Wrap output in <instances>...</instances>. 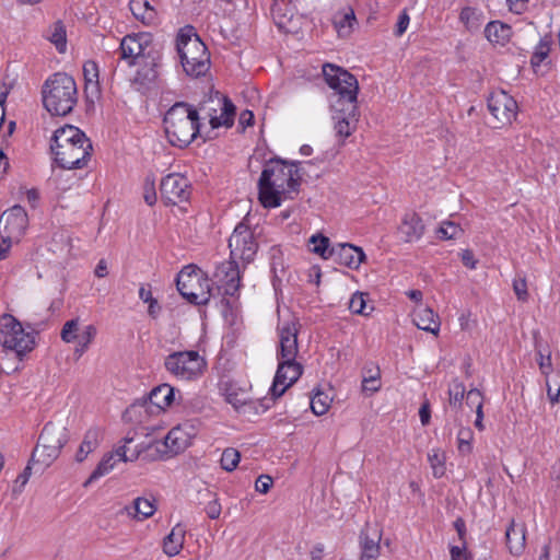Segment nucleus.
I'll use <instances>...</instances> for the list:
<instances>
[{
  "label": "nucleus",
  "mask_w": 560,
  "mask_h": 560,
  "mask_svg": "<svg viewBox=\"0 0 560 560\" xmlns=\"http://www.w3.org/2000/svg\"><path fill=\"white\" fill-rule=\"evenodd\" d=\"M186 529L177 524L163 540V551L168 557H174L180 552L185 541Z\"/></svg>",
  "instance_id": "nucleus-30"
},
{
  "label": "nucleus",
  "mask_w": 560,
  "mask_h": 560,
  "mask_svg": "<svg viewBox=\"0 0 560 560\" xmlns=\"http://www.w3.org/2000/svg\"><path fill=\"white\" fill-rule=\"evenodd\" d=\"M380 373L376 372L375 375L364 376L362 382V387L364 390L377 392L380 389L378 383Z\"/></svg>",
  "instance_id": "nucleus-58"
},
{
  "label": "nucleus",
  "mask_w": 560,
  "mask_h": 560,
  "mask_svg": "<svg viewBox=\"0 0 560 560\" xmlns=\"http://www.w3.org/2000/svg\"><path fill=\"white\" fill-rule=\"evenodd\" d=\"M474 432L470 428H460L457 433V450L463 455L472 451Z\"/></svg>",
  "instance_id": "nucleus-45"
},
{
  "label": "nucleus",
  "mask_w": 560,
  "mask_h": 560,
  "mask_svg": "<svg viewBox=\"0 0 560 560\" xmlns=\"http://www.w3.org/2000/svg\"><path fill=\"white\" fill-rule=\"evenodd\" d=\"M48 38L52 44H55L59 52H63L66 50V28L62 22L57 21L51 25Z\"/></svg>",
  "instance_id": "nucleus-41"
},
{
  "label": "nucleus",
  "mask_w": 560,
  "mask_h": 560,
  "mask_svg": "<svg viewBox=\"0 0 560 560\" xmlns=\"http://www.w3.org/2000/svg\"><path fill=\"white\" fill-rule=\"evenodd\" d=\"M485 35L489 42L503 46L510 40L512 28L500 21H491L485 28Z\"/></svg>",
  "instance_id": "nucleus-31"
},
{
  "label": "nucleus",
  "mask_w": 560,
  "mask_h": 560,
  "mask_svg": "<svg viewBox=\"0 0 560 560\" xmlns=\"http://www.w3.org/2000/svg\"><path fill=\"white\" fill-rule=\"evenodd\" d=\"M301 324L298 317L292 314L285 316L279 315L277 332L279 337V346L277 349V359H296L299 353L298 335Z\"/></svg>",
  "instance_id": "nucleus-11"
},
{
  "label": "nucleus",
  "mask_w": 560,
  "mask_h": 560,
  "mask_svg": "<svg viewBox=\"0 0 560 560\" xmlns=\"http://www.w3.org/2000/svg\"><path fill=\"white\" fill-rule=\"evenodd\" d=\"M176 285L180 295L195 305H206L210 301V280L192 265L179 271Z\"/></svg>",
  "instance_id": "nucleus-8"
},
{
  "label": "nucleus",
  "mask_w": 560,
  "mask_h": 560,
  "mask_svg": "<svg viewBox=\"0 0 560 560\" xmlns=\"http://www.w3.org/2000/svg\"><path fill=\"white\" fill-rule=\"evenodd\" d=\"M273 480L270 476L261 475L255 482L256 491L260 493H267L272 487Z\"/></svg>",
  "instance_id": "nucleus-57"
},
{
  "label": "nucleus",
  "mask_w": 560,
  "mask_h": 560,
  "mask_svg": "<svg viewBox=\"0 0 560 560\" xmlns=\"http://www.w3.org/2000/svg\"><path fill=\"white\" fill-rule=\"evenodd\" d=\"M462 262L467 268L474 270L477 268L478 260L475 258L472 250L470 249H464L460 253Z\"/></svg>",
  "instance_id": "nucleus-61"
},
{
  "label": "nucleus",
  "mask_w": 560,
  "mask_h": 560,
  "mask_svg": "<svg viewBox=\"0 0 560 560\" xmlns=\"http://www.w3.org/2000/svg\"><path fill=\"white\" fill-rule=\"evenodd\" d=\"M28 225V217L23 207L15 205L0 217V235L3 242H19Z\"/></svg>",
  "instance_id": "nucleus-15"
},
{
  "label": "nucleus",
  "mask_w": 560,
  "mask_h": 560,
  "mask_svg": "<svg viewBox=\"0 0 560 560\" xmlns=\"http://www.w3.org/2000/svg\"><path fill=\"white\" fill-rule=\"evenodd\" d=\"M51 152L55 162L65 170L83 168L92 154L91 140L78 127L65 125L51 138Z\"/></svg>",
  "instance_id": "nucleus-2"
},
{
  "label": "nucleus",
  "mask_w": 560,
  "mask_h": 560,
  "mask_svg": "<svg viewBox=\"0 0 560 560\" xmlns=\"http://www.w3.org/2000/svg\"><path fill=\"white\" fill-rule=\"evenodd\" d=\"M488 109L498 121L497 127L511 125L517 115L516 101L504 91H495L488 97Z\"/></svg>",
  "instance_id": "nucleus-16"
},
{
  "label": "nucleus",
  "mask_w": 560,
  "mask_h": 560,
  "mask_svg": "<svg viewBox=\"0 0 560 560\" xmlns=\"http://www.w3.org/2000/svg\"><path fill=\"white\" fill-rule=\"evenodd\" d=\"M409 22V14L407 13L406 10H404L398 16V21L395 28V35L397 37H400L407 31Z\"/></svg>",
  "instance_id": "nucleus-56"
},
{
  "label": "nucleus",
  "mask_w": 560,
  "mask_h": 560,
  "mask_svg": "<svg viewBox=\"0 0 560 560\" xmlns=\"http://www.w3.org/2000/svg\"><path fill=\"white\" fill-rule=\"evenodd\" d=\"M68 439V430L65 427L56 425L49 422L46 423L43 428L38 438V442L62 448L67 444Z\"/></svg>",
  "instance_id": "nucleus-26"
},
{
  "label": "nucleus",
  "mask_w": 560,
  "mask_h": 560,
  "mask_svg": "<svg viewBox=\"0 0 560 560\" xmlns=\"http://www.w3.org/2000/svg\"><path fill=\"white\" fill-rule=\"evenodd\" d=\"M97 334V329L94 325H86L79 338L74 341L75 347L73 350V354L77 359H80L90 348V345L93 342Z\"/></svg>",
  "instance_id": "nucleus-37"
},
{
  "label": "nucleus",
  "mask_w": 560,
  "mask_h": 560,
  "mask_svg": "<svg viewBox=\"0 0 560 560\" xmlns=\"http://www.w3.org/2000/svg\"><path fill=\"white\" fill-rule=\"evenodd\" d=\"M151 38L149 34L139 33L125 36L119 45L120 59L129 66H136L140 59L150 56Z\"/></svg>",
  "instance_id": "nucleus-18"
},
{
  "label": "nucleus",
  "mask_w": 560,
  "mask_h": 560,
  "mask_svg": "<svg viewBox=\"0 0 560 560\" xmlns=\"http://www.w3.org/2000/svg\"><path fill=\"white\" fill-rule=\"evenodd\" d=\"M399 233L406 243L419 241L424 233L422 219L417 213L405 214L399 225Z\"/></svg>",
  "instance_id": "nucleus-24"
},
{
  "label": "nucleus",
  "mask_w": 560,
  "mask_h": 560,
  "mask_svg": "<svg viewBox=\"0 0 560 560\" xmlns=\"http://www.w3.org/2000/svg\"><path fill=\"white\" fill-rule=\"evenodd\" d=\"M241 459V454L237 450L229 447L225 448L221 455V467L226 471H233Z\"/></svg>",
  "instance_id": "nucleus-48"
},
{
  "label": "nucleus",
  "mask_w": 560,
  "mask_h": 560,
  "mask_svg": "<svg viewBox=\"0 0 560 560\" xmlns=\"http://www.w3.org/2000/svg\"><path fill=\"white\" fill-rule=\"evenodd\" d=\"M349 308L353 314L368 315L366 301L363 293H354L349 302Z\"/></svg>",
  "instance_id": "nucleus-50"
},
{
  "label": "nucleus",
  "mask_w": 560,
  "mask_h": 560,
  "mask_svg": "<svg viewBox=\"0 0 560 560\" xmlns=\"http://www.w3.org/2000/svg\"><path fill=\"white\" fill-rule=\"evenodd\" d=\"M78 102L77 84L72 77L57 72L43 86V104L56 116L70 114Z\"/></svg>",
  "instance_id": "nucleus-5"
},
{
  "label": "nucleus",
  "mask_w": 560,
  "mask_h": 560,
  "mask_svg": "<svg viewBox=\"0 0 560 560\" xmlns=\"http://www.w3.org/2000/svg\"><path fill=\"white\" fill-rule=\"evenodd\" d=\"M413 324L424 331L438 335L440 330L439 316L429 307L418 306L412 313Z\"/></svg>",
  "instance_id": "nucleus-25"
},
{
  "label": "nucleus",
  "mask_w": 560,
  "mask_h": 560,
  "mask_svg": "<svg viewBox=\"0 0 560 560\" xmlns=\"http://www.w3.org/2000/svg\"><path fill=\"white\" fill-rule=\"evenodd\" d=\"M83 75L85 80V89L97 91L98 89V67L93 60H88L83 65Z\"/></svg>",
  "instance_id": "nucleus-42"
},
{
  "label": "nucleus",
  "mask_w": 560,
  "mask_h": 560,
  "mask_svg": "<svg viewBox=\"0 0 560 560\" xmlns=\"http://www.w3.org/2000/svg\"><path fill=\"white\" fill-rule=\"evenodd\" d=\"M547 397L553 406L560 402V371L556 372L551 377L545 380Z\"/></svg>",
  "instance_id": "nucleus-44"
},
{
  "label": "nucleus",
  "mask_w": 560,
  "mask_h": 560,
  "mask_svg": "<svg viewBox=\"0 0 560 560\" xmlns=\"http://www.w3.org/2000/svg\"><path fill=\"white\" fill-rule=\"evenodd\" d=\"M128 514L137 520H145L156 511L155 500L149 498H137L131 508H127Z\"/></svg>",
  "instance_id": "nucleus-33"
},
{
  "label": "nucleus",
  "mask_w": 560,
  "mask_h": 560,
  "mask_svg": "<svg viewBox=\"0 0 560 560\" xmlns=\"http://www.w3.org/2000/svg\"><path fill=\"white\" fill-rule=\"evenodd\" d=\"M381 539V527L377 524L366 523L359 537L361 548L360 560H376L380 557Z\"/></svg>",
  "instance_id": "nucleus-20"
},
{
  "label": "nucleus",
  "mask_w": 560,
  "mask_h": 560,
  "mask_svg": "<svg viewBox=\"0 0 560 560\" xmlns=\"http://www.w3.org/2000/svg\"><path fill=\"white\" fill-rule=\"evenodd\" d=\"M550 46L547 40H539L533 56L530 58V63L533 67H538L549 55Z\"/></svg>",
  "instance_id": "nucleus-49"
},
{
  "label": "nucleus",
  "mask_w": 560,
  "mask_h": 560,
  "mask_svg": "<svg viewBox=\"0 0 560 560\" xmlns=\"http://www.w3.org/2000/svg\"><path fill=\"white\" fill-rule=\"evenodd\" d=\"M198 120L208 119L212 129L220 127L230 128L234 124L235 106L220 92H214L205 97L195 107Z\"/></svg>",
  "instance_id": "nucleus-7"
},
{
  "label": "nucleus",
  "mask_w": 560,
  "mask_h": 560,
  "mask_svg": "<svg viewBox=\"0 0 560 560\" xmlns=\"http://www.w3.org/2000/svg\"><path fill=\"white\" fill-rule=\"evenodd\" d=\"M331 108L334 112L332 119L335 120L334 129L336 135L345 140L355 130L359 117L358 104H353V110H348V105L339 106V104L331 105Z\"/></svg>",
  "instance_id": "nucleus-21"
},
{
  "label": "nucleus",
  "mask_w": 560,
  "mask_h": 560,
  "mask_svg": "<svg viewBox=\"0 0 560 560\" xmlns=\"http://www.w3.org/2000/svg\"><path fill=\"white\" fill-rule=\"evenodd\" d=\"M448 407L452 409H458L463 405V399L466 394V387L463 382L455 378L448 386Z\"/></svg>",
  "instance_id": "nucleus-39"
},
{
  "label": "nucleus",
  "mask_w": 560,
  "mask_h": 560,
  "mask_svg": "<svg viewBox=\"0 0 560 560\" xmlns=\"http://www.w3.org/2000/svg\"><path fill=\"white\" fill-rule=\"evenodd\" d=\"M537 362H538L540 373L545 376V380H547L548 377H551L555 374V373H552V362H551L550 353H548L547 355H544L539 351Z\"/></svg>",
  "instance_id": "nucleus-53"
},
{
  "label": "nucleus",
  "mask_w": 560,
  "mask_h": 560,
  "mask_svg": "<svg viewBox=\"0 0 560 560\" xmlns=\"http://www.w3.org/2000/svg\"><path fill=\"white\" fill-rule=\"evenodd\" d=\"M330 404L331 398L320 390H316L310 400L311 409L316 416L325 415L328 411Z\"/></svg>",
  "instance_id": "nucleus-40"
},
{
  "label": "nucleus",
  "mask_w": 560,
  "mask_h": 560,
  "mask_svg": "<svg viewBox=\"0 0 560 560\" xmlns=\"http://www.w3.org/2000/svg\"><path fill=\"white\" fill-rule=\"evenodd\" d=\"M61 450L62 448H58L54 445L37 442L32 455V462H38L45 466H49L59 456Z\"/></svg>",
  "instance_id": "nucleus-36"
},
{
  "label": "nucleus",
  "mask_w": 560,
  "mask_h": 560,
  "mask_svg": "<svg viewBox=\"0 0 560 560\" xmlns=\"http://www.w3.org/2000/svg\"><path fill=\"white\" fill-rule=\"evenodd\" d=\"M514 292L520 301H526L527 293V284L525 279H517L513 282Z\"/></svg>",
  "instance_id": "nucleus-59"
},
{
  "label": "nucleus",
  "mask_w": 560,
  "mask_h": 560,
  "mask_svg": "<svg viewBox=\"0 0 560 560\" xmlns=\"http://www.w3.org/2000/svg\"><path fill=\"white\" fill-rule=\"evenodd\" d=\"M466 399H467V405L469 407H475L476 408V412L480 410H482V407H483V397H482V394L479 389L477 388H472L470 390L467 392L466 394Z\"/></svg>",
  "instance_id": "nucleus-54"
},
{
  "label": "nucleus",
  "mask_w": 560,
  "mask_h": 560,
  "mask_svg": "<svg viewBox=\"0 0 560 560\" xmlns=\"http://www.w3.org/2000/svg\"><path fill=\"white\" fill-rule=\"evenodd\" d=\"M103 432L101 428L92 427L90 428L83 438L81 445L75 454V460L81 463L83 462L90 453L95 451L102 440Z\"/></svg>",
  "instance_id": "nucleus-28"
},
{
  "label": "nucleus",
  "mask_w": 560,
  "mask_h": 560,
  "mask_svg": "<svg viewBox=\"0 0 560 560\" xmlns=\"http://www.w3.org/2000/svg\"><path fill=\"white\" fill-rule=\"evenodd\" d=\"M323 75L337 97L331 105H348V110H353V104H358L359 83L357 78L343 68L332 63L323 66Z\"/></svg>",
  "instance_id": "nucleus-6"
},
{
  "label": "nucleus",
  "mask_w": 560,
  "mask_h": 560,
  "mask_svg": "<svg viewBox=\"0 0 560 560\" xmlns=\"http://www.w3.org/2000/svg\"><path fill=\"white\" fill-rule=\"evenodd\" d=\"M214 277L224 289V294L235 295L241 285V275L237 260L230 258L221 262L215 270Z\"/></svg>",
  "instance_id": "nucleus-22"
},
{
  "label": "nucleus",
  "mask_w": 560,
  "mask_h": 560,
  "mask_svg": "<svg viewBox=\"0 0 560 560\" xmlns=\"http://www.w3.org/2000/svg\"><path fill=\"white\" fill-rule=\"evenodd\" d=\"M463 229L459 224L452 221H444L441 223L436 231V235L441 240H456L463 234Z\"/></svg>",
  "instance_id": "nucleus-46"
},
{
  "label": "nucleus",
  "mask_w": 560,
  "mask_h": 560,
  "mask_svg": "<svg viewBox=\"0 0 560 560\" xmlns=\"http://www.w3.org/2000/svg\"><path fill=\"white\" fill-rule=\"evenodd\" d=\"M164 368L175 378L191 382L203 374L207 362L198 351H175L165 357Z\"/></svg>",
  "instance_id": "nucleus-9"
},
{
  "label": "nucleus",
  "mask_w": 560,
  "mask_h": 560,
  "mask_svg": "<svg viewBox=\"0 0 560 560\" xmlns=\"http://www.w3.org/2000/svg\"><path fill=\"white\" fill-rule=\"evenodd\" d=\"M192 434L184 425L173 428L162 442H153L148 445L149 450H154L159 455L149 454L151 459L173 456L184 452L191 442Z\"/></svg>",
  "instance_id": "nucleus-14"
},
{
  "label": "nucleus",
  "mask_w": 560,
  "mask_h": 560,
  "mask_svg": "<svg viewBox=\"0 0 560 560\" xmlns=\"http://www.w3.org/2000/svg\"><path fill=\"white\" fill-rule=\"evenodd\" d=\"M174 397V387H172L170 384L159 385L151 390L149 400L137 401L132 404L126 410V415L130 417V419L136 418L137 421L142 422V416L152 412V407H155L159 411H162L172 405Z\"/></svg>",
  "instance_id": "nucleus-12"
},
{
  "label": "nucleus",
  "mask_w": 560,
  "mask_h": 560,
  "mask_svg": "<svg viewBox=\"0 0 560 560\" xmlns=\"http://www.w3.org/2000/svg\"><path fill=\"white\" fill-rule=\"evenodd\" d=\"M505 538L510 552L513 555L521 553L525 546V526L511 521L505 530Z\"/></svg>",
  "instance_id": "nucleus-29"
},
{
  "label": "nucleus",
  "mask_w": 560,
  "mask_h": 560,
  "mask_svg": "<svg viewBox=\"0 0 560 560\" xmlns=\"http://www.w3.org/2000/svg\"><path fill=\"white\" fill-rule=\"evenodd\" d=\"M118 462H120V460L118 459V457L116 455V451L104 455L102 460L98 463V465L93 470V472L88 478V480L83 483V486L88 487L96 479L110 472Z\"/></svg>",
  "instance_id": "nucleus-34"
},
{
  "label": "nucleus",
  "mask_w": 560,
  "mask_h": 560,
  "mask_svg": "<svg viewBox=\"0 0 560 560\" xmlns=\"http://www.w3.org/2000/svg\"><path fill=\"white\" fill-rule=\"evenodd\" d=\"M303 373V366L296 359L278 360V369L271 386V393L275 397H280L294 384Z\"/></svg>",
  "instance_id": "nucleus-19"
},
{
  "label": "nucleus",
  "mask_w": 560,
  "mask_h": 560,
  "mask_svg": "<svg viewBox=\"0 0 560 560\" xmlns=\"http://www.w3.org/2000/svg\"><path fill=\"white\" fill-rule=\"evenodd\" d=\"M31 475H32V467H31V464H28L24 468L23 472H21L16 477V479L14 481V487H13V492L14 493H21L22 492L24 486L28 482V479H30Z\"/></svg>",
  "instance_id": "nucleus-55"
},
{
  "label": "nucleus",
  "mask_w": 560,
  "mask_h": 560,
  "mask_svg": "<svg viewBox=\"0 0 560 560\" xmlns=\"http://www.w3.org/2000/svg\"><path fill=\"white\" fill-rule=\"evenodd\" d=\"M330 258H334L340 265L351 269H358L365 258V254L361 247L343 243L332 246L329 250Z\"/></svg>",
  "instance_id": "nucleus-23"
},
{
  "label": "nucleus",
  "mask_w": 560,
  "mask_h": 560,
  "mask_svg": "<svg viewBox=\"0 0 560 560\" xmlns=\"http://www.w3.org/2000/svg\"><path fill=\"white\" fill-rule=\"evenodd\" d=\"M163 124L168 142L178 148L190 144L200 131L195 106L185 102L175 103L165 113Z\"/></svg>",
  "instance_id": "nucleus-3"
},
{
  "label": "nucleus",
  "mask_w": 560,
  "mask_h": 560,
  "mask_svg": "<svg viewBox=\"0 0 560 560\" xmlns=\"http://www.w3.org/2000/svg\"><path fill=\"white\" fill-rule=\"evenodd\" d=\"M310 243L313 244V248H312V252L319 255L320 257H323L324 259H328L330 258L331 256H328L329 255V238L322 235V234H315V235H312L311 238H310Z\"/></svg>",
  "instance_id": "nucleus-47"
},
{
  "label": "nucleus",
  "mask_w": 560,
  "mask_h": 560,
  "mask_svg": "<svg viewBox=\"0 0 560 560\" xmlns=\"http://www.w3.org/2000/svg\"><path fill=\"white\" fill-rule=\"evenodd\" d=\"M205 510L211 520L218 518L221 514V505L217 500L208 502Z\"/></svg>",
  "instance_id": "nucleus-63"
},
{
  "label": "nucleus",
  "mask_w": 560,
  "mask_h": 560,
  "mask_svg": "<svg viewBox=\"0 0 560 560\" xmlns=\"http://www.w3.org/2000/svg\"><path fill=\"white\" fill-rule=\"evenodd\" d=\"M428 459L433 470V476L440 478L445 472L444 458L436 452L429 454Z\"/></svg>",
  "instance_id": "nucleus-52"
},
{
  "label": "nucleus",
  "mask_w": 560,
  "mask_h": 560,
  "mask_svg": "<svg viewBox=\"0 0 560 560\" xmlns=\"http://www.w3.org/2000/svg\"><path fill=\"white\" fill-rule=\"evenodd\" d=\"M80 334V320L79 318H73L63 324L60 337L63 342L72 343L79 338Z\"/></svg>",
  "instance_id": "nucleus-43"
},
{
  "label": "nucleus",
  "mask_w": 560,
  "mask_h": 560,
  "mask_svg": "<svg viewBox=\"0 0 560 560\" xmlns=\"http://www.w3.org/2000/svg\"><path fill=\"white\" fill-rule=\"evenodd\" d=\"M161 198L165 205H178L190 197L189 180L177 173H172L162 178L160 184Z\"/></svg>",
  "instance_id": "nucleus-17"
},
{
  "label": "nucleus",
  "mask_w": 560,
  "mask_h": 560,
  "mask_svg": "<svg viewBox=\"0 0 560 560\" xmlns=\"http://www.w3.org/2000/svg\"><path fill=\"white\" fill-rule=\"evenodd\" d=\"M176 49L185 73L191 78L205 77L211 67L210 54L195 28L187 25L179 30Z\"/></svg>",
  "instance_id": "nucleus-4"
},
{
  "label": "nucleus",
  "mask_w": 560,
  "mask_h": 560,
  "mask_svg": "<svg viewBox=\"0 0 560 560\" xmlns=\"http://www.w3.org/2000/svg\"><path fill=\"white\" fill-rule=\"evenodd\" d=\"M0 343L18 354L28 352L34 347V337L26 332L22 324L11 314L0 316Z\"/></svg>",
  "instance_id": "nucleus-10"
},
{
  "label": "nucleus",
  "mask_w": 560,
  "mask_h": 560,
  "mask_svg": "<svg viewBox=\"0 0 560 560\" xmlns=\"http://www.w3.org/2000/svg\"><path fill=\"white\" fill-rule=\"evenodd\" d=\"M465 550V541H462V546H452L450 549L451 560H462L463 558L466 559Z\"/></svg>",
  "instance_id": "nucleus-64"
},
{
  "label": "nucleus",
  "mask_w": 560,
  "mask_h": 560,
  "mask_svg": "<svg viewBox=\"0 0 560 560\" xmlns=\"http://www.w3.org/2000/svg\"><path fill=\"white\" fill-rule=\"evenodd\" d=\"M300 163L273 158L266 162L258 180V199L265 208H277L299 194Z\"/></svg>",
  "instance_id": "nucleus-1"
},
{
  "label": "nucleus",
  "mask_w": 560,
  "mask_h": 560,
  "mask_svg": "<svg viewBox=\"0 0 560 560\" xmlns=\"http://www.w3.org/2000/svg\"><path fill=\"white\" fill-rule=\"evenodd\" d=\"M539 560H560V548L545 545Z\"/></svg>",
  "instance_id": "nucleus-60"
},
{
  "label": "nucleus",
  "mask_w": 560,
  "mask_h": 560,
  "mask_svg": "<svg viewBox=\"0 0 560 560\" xmlns=\"http://www.w3.org/2000/svg\"><path fill=\"white\" fill-rule=\"evenodd\" d=\"M332 24L339 37H348L357 24L354 10L348 7L337 11L332 18Z\"/></svg>",
  "instance_id": "nucleus-27"
},
{
  "label": "nucleus",
  "mask_w": 560,
  "mask_h": 560,
  "mask_svg": "<svg viewBox=\"0 0 560 560\" xmlns=\"http://www.w3.org/2000/svg\"><path fill=\"white\" fill-rule=\"evenodd\" d=\"M419 417L422 425H428L431 420V406L430 401L425 399L420 409H419Z\"/></svg>",
  "instance_id": "nucleus-62"
},
{
  "label": "nucleus",
  "mask_w": 560,
  "mask_h": 560,
  "mask_svg": "<svg viewBox=\"0 0 560 560\" xmlns=\"http://www.w3.org/2000/svg\"><path fill=\"white\" fill-rule=\"evenodd\" d=\"M230 258L250 262L258 249L254 233L244 222L238 223L229 238Z\"/></svg>",
  "instance_id": "nucleus-13"
},
{
  "label": "nucleus",
  "mask_w": 560,
  "mask_h": 560,
  "mask_svg": "<svg viewBox=\"0 0 560 560\" xmlns=\"http://www.w3.org/2000/svg\"><path fill=\"white\" fill-rule=\"evenodd\" d=\"M122 442H124V444L118 446L115 451H116V455H117L118 459L121 462H125V463L135 462V460L141 458L143 453L153 451V450H149L148 445L147 446L137 445L133 448H131L129 446V444L133 442L132 438L126 436L122 440Z\"/></svg>",
  "instance_id": "nucleus-32"
},
{
  "label": "nucleus",
  "mask_w": 560,
  "mask_h": 560,
  "mask_svg": "<svg viewBox=\"0 0 560 560\" xmlns=\"http://www.w3.org/2000/svg\"><path fill=\"white\" fill-rule=\"evenodd\" d=\"M459 21L465 25L467 31L475 32L478 31L485 22V15L479 9L466 7L460 11Z\"/></svg>",
  "instance_id": "nucleus-35"
},
{
  "label": "nucleus",
  "mask_w": 560,
  "mask_h": 560,
  "mask_svg": "<svg viewBox=\"0 0 560 560\" xmlns=\"http://www.w3.org/2000/svg\"><path fill=\"white\" fill-rule=\"evenodd\" d=\"M130 10L136 19L144 24H150L155 19V10L145 0H132Z\"/></svg>",
  "instance_id": "nucleus-38"
},
{
  "label": "nucleus",
  "mask_w": 560,
  "mask_h": 560,
  "mask_svg": "<svg viewBox=\"0 0 560 560\" xmlns=\"http://www.w3.org/2000/svg\"><path fill=\"white\" fill-rule=\"evenodd\" d=\"M225 400L232 405L236 410L247 405V396L245 393H237L233 389H228L225 393Z\"/></svg>",
  "instance_id": "nucleus-51"
}]
</instances>
